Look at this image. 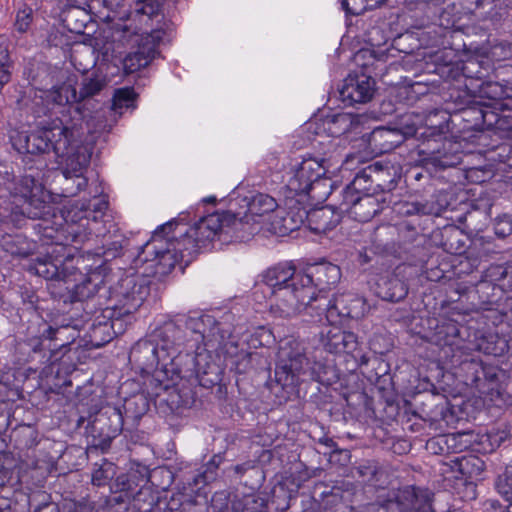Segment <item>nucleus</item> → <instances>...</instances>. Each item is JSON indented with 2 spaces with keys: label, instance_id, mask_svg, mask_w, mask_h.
Returning <instances> with one entry per match:
<instances>
[{
  "label": "nucleus",
  "instance_id": "46",
  "mask_svg": "<svg viewBox=\"0 0 512 512\" xmlns=\"http://www.w3.org/2000/svg\"><path fill=\"white\" fill-rule=\"evenodd\" d=\"M324 126L331 136L339 137L358 127L359 121L355 115L342 112L327 115L324 119Z\"/></svg>",
  "mask_w": 512,
  "mask_h": 512
},
{
  "label": "nucleus",
  "instance_id": "47",
  "mask_svg": "<svg viewBox=\"0 0 512 512\" xmlns=\"http://www.w3.org/2000/svg\"><path fill=\"white\" fill-rule=\"evenodd\" d=\"M352 495V485L343 482L341 485L333 486L330 491L322 493V506L325 510L336 512L351 501Z\"/></svg>",
  "mask_w": 512,
  "mask_h": 512
},
{
  "label": "nucleus",
  "instance_id": "45",
  "mask_svg": "<svg viewBox=\"0 0 512 512\" xmlns=\"http://www.w3.org/2000/svg\"><path fill=\"white\" fill-rule=\"evenodd\" d=\"M371 243L378 252L394 250L398 242V230L393 224H381L371 234Z\"/></svg>",
  "mask_w": 512,
  "mask_h": 512
},
{
  "label": "nucleus",
  "instance_id": "60",
  "mask_svg": "<svg viewBox=\"0 0 512 512\" xmlns=\"http://www.w3.org/2000/svg\"><path fill=\"white\" fill-rule=\"evenodd\" d=\"M238 496L226 490L215 492L211 499L210 508L212 512H239Z\"/></svg>",
  "mask_w": 512,
  "mask_h": 512
},
{
  "label": "nucleus",
  "instance_id": "25",
  "mask_svg": "<svg viewBox=\"0 0 512 512\" xmlns=\"http://www.w3.org/2000/svg\"><path fill=\"white\" fill-rule=\"evenodd\" d=\"M370 183H373V192L380 198H387L389 196V204L393 202V190L398 184L400 175L393 166L383 167L378 163L369 165Z\"/></svg>",
  "mask_w": 512,
  "mask_h": 512
},
{
  "label": "nucleus",
  "instance_id": "22",
  "mask_svg": "<svg viewBox=\"0 0 512 512\" xmlns=\"http://www.w3.org/2000/svg\"><path fill=\"white\" fill-rule=\"evenodd\" d=\"M464 5L478 20L488 23L487 27H499L508 16L504 0H464Z\"/></svg>",
  "mask_w": 512,
  "mask_h": 512
},
{
  "label": "nucleus",
  "instance_id": "27",
  "mask_svg": "<svg viewBox=\"0 0 512 512\" xmlns=\"http://www.w3.org/2000/svg\"><path fill=\"white\" fill-rule=\"evenodd\" d=\"M28 271L46 280H63L68 277L65 273L64 260L61 253H48L46 256L37 258L29 264Z\"/></svg>",
  "mask_w": 512,
  "mask_h": 512
},
{
  "label": "nucleus",
  "instance_id": "29",
  "mask_svg": "<svg viewBox=\"0 0 512 512\" xmlns=\"http://www.w3.org/2000/svg\"><path fill=\"white\" fill-rule=\"evenodd\" d=\"M468 345L472 348L466 349L465 355H468L469 351L477 350L486 355L500 357L508 351V341L498 333L491 331H476L474 340H469Z\"/></svg>",
  "mask_w": 512,
  "mask_h": 512
},
{
  "label": "nucleus",
  "instance_id": "61",
  "mask_svg": "<svg viewBox=\"0 0 512 512\" xmlns=\"http://www.w3.org/2000/svg\"><path fill=\"white\" fill-rule=\"evenodd\" d=\"M481 281L494 286H504V290L508 291V263L503 265H490L481 272Z\"/></svg>",
  "mask_w": 512,
  "mask_h": 512
},
{
  "label": "nucleus",
  "instance_id": "52",
  "mask_svg": "<svg viewBox=\"0 0 512 512\" xmlns=\"http://www.w3.org/2000/svg\"><path fill=\"white\" fill-rule=\"evenodd\" d=\"M74 249H77V244H72ZM95 255L92 254L90 251H87L86 254H78L74 255L72 253V247L67 246L66 251H62V257L64 260V268L65 273L67 274V271L69 269H74L78 271L81 275L85 271L87 275L91 274L92 269L94 268L92 264H89L88 262L94 257Z\"/></svg>",
  "mask_w": 512,
  "mask_h": 512
},
{
  "label": "nucleus",
  "instance_id": "1",
  "mask_svg": "<svg viewBox=\"0 0 512 512\" xmlns=\"http://www.w3.org/2000/svg\"><path fill=\"white\" fill-rule=\"evenodd\" d=\"M0 177L13 205L6 218L14 227L22 228L27 224V217H37L49 211L38 168L28 167L19 175L5 171Z\"/></svg>",
  "mask_w": 512,
  "mask_h": 512
},
{
  "label": "nucleus",
  "instance_id": "14",
  "mask_svg": "<svg viewBox=\"0 0 512 512\" xmlns=\"http://www.w3.org/2000/svg\"><path fill=\"white\" fill-rule=\"evenodd\" d=\"M44 245H55L52 253H61L67 250L71 244H79L86 237L79 231V226L66 223L63 215L54 219V225L42 227V230L35 232Z\"/></svg>",
  "mask_w": 512,
  "mask_h": 512
},
{
  "label": "nucleus",
  "instance_id": "31",
  "mask_svg": "<svg viewBox=\"0 0 512 512\" xmlns=\"http://www.w3.org/2000/svg\"><path fill=\"white\" fill-rule=\"evenodd\" d=\"M340 210L332 206H323L306 213L309 229L315 234L327 233L333 230L341 221Z\"/></svg>",
  "mask_w": 512,
  "mask_h": 512
},
{
  "label": "nucleus",
  "instance_id": "48",
  "mask_svg": "<svg viewBox=\"0 0 512 512\" xmlns=\"http://www.w3.org/2000/svg\"><path fill=\"white\" fill-rule=\"evenodd\" d=\"M125 416L122 410L118 407H108L104 412L100 413L91 423H93V430L99 428L106 430L111 434L118 435L124 426Z\"/></svg>",
  "mask_w": 512,
  "mask_h": 512
},
{
  "label": "nucleus",
  "instance_id": "43",
  "mask_svg": "<svg viewBox=\"0 0 512 512\" xmlns=\"http://www.w3.org/2000/svg\"><path fill=\"white\" fill-rule=\"evenodd\" d=\"M44 91L30 89L25 92L17 101L19 108L31 113L36 119L47 116L51 111V103L47 101Z\"/></svg>",
  "mask_w": 512,
  "mask_h": 512
},
{
  "label": "nucleus",
  "instance_id": "32",
  "mask_svg": "<svg viewBox=\"0 0 512 512\" xmlns=\"http://www.w3.org/2000/svg\"><path fill=\"white\" fill-rule=\"evenodd\" d=\"M447 469L444 472L455 473L457 479H472L478 477L484 471V462L474 455L456 456L444 464Z\"/></svg>",
  "mask_w": 512,
  "mask_h": 512
},
{
  "label": "nucleus",
  "instance_id": "64",
  "mask_svg": "<svg viewBox=\"0 0 512 512\" xmlns=\"http://www.w3.org/2000/svg\"><path fill=\"white\" fill-rule=\"evenodd\" d=\"M426 125L431 130L430 136L441 137L448 130V117L444 111H434L426 119Z\"/></svg>",
  "mask_w": 512,
  "mask_h": 512
},
{
  "label": "nucleus",
  "instance_id": "35",
  "mask_svg": "<svg viewBox=\"0 0 512 512\" xmlns=\"http://www.w3.org/2000/svg\"><path fill=\"white\" fill-rule=\"evenodd\" d=\"M507 292L504 290V286H494V284L479 280L475 285V295L478 299L475 305H478L479 309L495 310L501 313L503 310L501 302Z\"/></svg>",
  "mask_w": 512,
  "mask_h": 512
},
{
  "label": "nucleus",
  "instance_id": "19",
  "mask_svg": "<svg viewBox=\"0 0 512 512\" xmlns=\"http://www.w3.org/2000/svg\"><path fill=\"white\" fill-rule=\"evenodd\" d=\"M123 330L122 319L116 318L115 315H108L107 309L103 308L89 328V342L94 348L103 347Z\"/></svg>",
  "mask_w": 512,
  "mask_h": 512
},
{
  "label": "nucleus",
  "instance_id": "49",
  "mask_svg": "<svg viewBox=\"0 0 512 512\" xmlns=\"http://www.w3.org/2000/svg\"><path fill=\"white\" fill-rule=\"evenodd\" d=\"M353 358L358 363L362 370V374L370 381L377 382L380 377L384 376L388 371V364H386L378 356H368L366 354L353 355Z\"/></svg>",
  "mask_w": 512,
  "mask_h": 512
},
{
  "label": "nucleus",
  "instance_id": "5",
  "mask_svg": "<svg viewBox=\"0 0 512 512\" xmlns=\"http://www.w3.org/2000/svg\"><path fill=\"white\" fill-rule=\"evenodd\" d=\"M150 294L149 281L143 276L127 275L109 289L107 314L124 318L135 313Z\"/></svg>",
  "mask_w": 512,
  "mask_h": 512
},
{
  "label": "nucleus",
  "instance_id": "44",
  "mask_svg": "<svg viewBox=\"0 0 512 512\" xmlns=\"http://www.w3.org/2000/svg\"><path fill=\"white\" fill-rule=\"evenodd\" d=\"M299 273L291 265L278 264L263 273L262 281L271 289V295L273 296V290L290 285L292 279L298 276Z\"/></svg>",
  "mask_w": 512,
  "mask_h": 512
},
{
  "label": "nucleus",
  "instance_id": "62",
  "mask_svg": "<svg viewBox=\"0 0 512 512\" xmlns=\"http://www.w3.org/2000/svg\"><path fill=\"white\" fill-rule=\"evenodd\" d=\"M13 61L11 60L6 40L0 37V88L12 78Z\"/></svg>",
  "mask_w": 512,
  "mask_h": 512
},
{
  "label": "nucleus",
  "instance_id": "36",
  "mask_svg": "<svg viewBox=\"0 0 512 512\" xmlns=\"http://www.w3.org/2000/svg\"><path fill=\"white\" fill-rule=\"evenodd\" d=\"M75 84L76 80L74 78L64 75V79L54 83V85H50V88L44 91V95L47 101L51 103V106L78 104Z\"/></svg>",
  "mask_w": 512,
  "mask_h": 512
},
{
  "label": "nucleus",
  "instance_id": "23",
  "mask_svg": "<svg viewBox=\"0 0 512 512\" xmlns=\"http://www.w3.org/2000/svg\"><path fill=\"white\" fill-rule=\"evenodd\" d=\"M436 343L443 347L445 355L448 357L451 352L453 354L463 357L466 354V349L471 348L468 345V341H465L462 337L461 328L456 321L445 320L441 324L437 325L436 332Z\"/></svg>",
  "mask_w": 512,
  "mask_h": 512
},
{
  "label": "nucleus",
  "instance_id": "40",
  "mask_svg": "<svg viewBox=\"0 0 512 512\" xmlns=\"http://www.w3.org/2000/svg\"><path fill=\"white\" fill-rule=\"evenodd\" d=\"M61 21L71 33L83 34L86 26L92 21V16L83 7L68 5L61 12Z\"/></svg>",
  "mask_w": 512,
  "mask_h": 512
},
{
  "label": "nucleus",
  "instance_id": "24",
  "mask_svg": "<svg viewBox=\"0 0 512 512\" xmlns=\"http://www.w3.org/2000/svg\"><path fill=\"white\" fill-rule=\"evenodd\" d=\"M447 202L437 195L430 199L407 200L394 203V211L401 217L439 216L446 208Z\"/></svg>",
  "mask_w": 512,
  "mask_h": 512
},
{
  "label": "nucleus",
  "instance_id": "39",
  "mask_svg": "<svg viewBox=\"0 0 512 512\" xmlns=\"http://www.w3.org/2000/svg\"><path fill=\"white\" fill-rule=\"evenodd\" d=\"M0 247L13 257L27 258L34 254L36 244L23 234H5L0 239Z\"/></svg>",
  "mask_w": 512,
  "mask_h": 512
},
{
  "label": "nucleus",
  "instance_id": "11",
  "mask_svg": "<svg viewBox=\"0 0 512 512\" xmlns=\"http://www.w3.org/2000/svg\"><path fill=\"white\" fill-rule=\"evenodd\" d=\"M465 356L462 359L461 356L457 358V355L453 354L450 360L453 366L460 367L465 384L475 387L482 393L493 390L499 382V368L495 365L485 364L480 359Z\"/></svg>",
  "mask_w": 512,
  "mask_h": 512
},
{
  "label": "nucleus",
  "instance_id": "41",
  "mask_svg": "<svg viewBox=\"0 0 512 512\" xmlns=\"http://www.w3.org/2000/svg\"><path fill=\"white\" fill-rule=\"evenodd\" d=\"M353 475L363 483L376 488L384 487L385 470L376 460H363L353 468Z\"/></svg>",
  "mask_w": 512,
  "mask_h": 512
},
{
  "label": "nucleus",
  "instance_id": "53",
  "mask_svg": "<svg viewBox=\"0 0 512 512\" xmlns=\"http://www.w3.org/2000/svg\"><path fill=\"white\" fill-rule=\"evenodd\" d=\"M149 407V400L144 393L134 394L124 400V416L126 420H132L135 423L148 412Z\"/></svg>",
  "mask_w": 512,
  "mask_h": 512
},
{
  "label": "nucleus",
  "instance_id": "33",
  "mask_svg": "<svg viewBox=\"0 0 512 512\" xmlns=\"http://www.w3.org/2000/svg\"><path fill=\"white\" fill-rule=\"evenodd\" d=\"M375 294L385 301L400 302L408 294V285L394 274L380 276L375 283Z\"/></svg>",
  "mask_w": 512,
  "mask_h": 512
},
{
  "label": "nucleus",
  "instance_id": "13",
  "mask_svg": "<svg viewBox=\"0 0 512 512\" xmlns=\"http://www.w3.org/2000/svg\"><path fill=\"white\" fill-rule=\"evenodd\" d=\"M341 197L342 199L337 209L358 222L370 221L375 215L390 205L389 198H380L374 193H364L363 195L350 193L348 195H341Z\"/></svg>",
  "mask_w": 512,
  "mask_h": 512
},
{
  "label": "nucleus",
  "instance_id": "6",
  "mask_svg": "<svg viewBox=\"0 0 512 512\" xmlns=\"http://www.w3.org/2000/svg\"><path fill=\"white\" fill-rule=\"evenodd\" d=\"M82 144L79 129L64 125L58 118L36 129V156L52 152L57 159L63 160Z\"/></svg>",
  "mask_w": 512,
  "mask_h": 512
},
{
  "label": "nucleus",
  "instance_id": "8",
  "mask_svg": "<svg viewBox=\"0 0 512 512\" xmlns=\"http://www.w3.org/2000/svg\"><path fill=\"white\" fill-rule=\"evenodd\" d=\"M194 323L196 322L193 321V317L178 314L158 324L150 336L161 349L162 355L172 360L184 344L186 330L189 329L193 332Z\"/></svg>",
  "mask_w": 512,
  "mask_h": 512
},
{
  "label": "nucleus",
  "instance_id": "9",
  "mask_svg": "<svg viewBox=\"0 0 512 512\" xmlns=\"http://www.w3.org/2000/svg\"><path fill=\"white\" fill-rule=\"evenodd\" d=\"M503 438L498 434L486 433L476 435L473 432L451 433L430 440L428 445H439L440 451L444 452V446L448 453H461L466 450L481 451L483 453L493 452L500 446Z\"/></svg>",
  "mask_w": 512,
  "mask_h": 512
},
{
  "label": "nucleus",
  "instance_id": "20",
  "mask_svg": "<svg viewBox=\"0 0 512 512\" xmlns=\"http://www.w3.org/2000/svg\"><path fill=\"white\" fill-rule=\"evenodd\" d=\"M156 39H159V32L142 38L136 49L125 55L122 60L125 75L136 73L151 63L158 54Z\"/></svg>",
  "mask_w": 512,
  "mask_h": 512
},
{
  "label": "nucleus",
  "instance_id": "2",
  "mask_svg": "<svg viewBox=\"0 0 512 512\" xmlns=\"http://www.w3.org/2000/svg\"><path fill=\"white\" fill-rule=\"evenodd\" d=\"M324 365L311 362L305 354L303 345L296 339L281 341L276 359L275 381L283 389L293 390L300 381L322 382Z\"/></svg>",
  "mask_w": 512,
  "mask_h": 512
},
{
  "label": "nucleus",
  "instance_id": "50",
  "mask_svg": "<svg viewBox=\"0 0 512 512\" xmlns=\"http://www.w3.org/2000/svg\"><path fill=\"white\" fill-rule=\"evenodd\" d=\"M367 37L369 44L372 47L377 48V50H362L357 54V57H359L360 55L362 57H366V55L369 54V56L374 58L375 60L385 62L388 57L389 49H381V47L387 44L389 38L385 37L382 29L377 26L372 27L368 31Z\"/></svg>",
  "mask_w": 512,
  "mask_h": 512
},
{
  "label": "nucleus",
  "instance_id": "17",
  "mask_svg": "<svg viewBox=\"0 0 512 512\" xmlns=\"http://www.w3.org/2000/svg\"><path fill=\"white\" fill-rule=\"evenodd\" d=\"M166 360L167 356L162 355L161 349L150 335L136 342L129 353L130 364L140 373H149L157 368L161 361Z\"/></svg>",
  "mask_w": 512,
  "mask_h": 512
},
{
  "label": "nucleus",
  "instance_id": "16",
  "mask_svg": "<svg viewBox=\"0 0 512 512\" xmlns=\"http://www.w3.org/2000/svg\"><path fill=\"white\" fill-rule=\"evenodd\" d=\"M375 92V80L364 73L349 74L339 88L340 100L346 106L370 101Z\"/></svg>",
  "mask_w": 512,
  "mask_h": 512
},
{
  "label": "nucleus",
  "instance_id": "51",
  "mask_svg": "<svg viewBox=\"0 0 512 512\" xmlns=\"http://www.w3.org/2000/svg\"><path fill=\"white\" fill-rule=\"evenodd\" d=\"M9 140L12 147L19 154L36 156V130L21 131L13 129L9 133Z\"/></svg>",
  "mask_w": 512,
  "mask_h": 512
},
{
  "label": "nucleus",
  "instance_id": "59",
  "mask_svg": "<svg viewBox=\"0 0 512 512\" xmlns=\"http://www.w3.org/2000/svg\"><path fill=\"white\" fill-rule=\"evenodd\" d=\"M94 466L95 468L92 472V484L98 487L110 485L116 475L117 466L106 459H103L100 464L95 463Z\"/></svg>",
  "mask_w": 512,
  "mask_h": 512
},
{
  "label": "nucleus",
  "instance_id": "56",
  "mask_svg": "<svg viewBox=\"0 0 512 512\" xmlns=\"http://www.w3.org/2000/svg\"><path fill=\"white\" fill-rule=\"evenodd\" d=\"M427 146V148L421 149L420 153L427 155L428 158L435 164H438L442 167H449L456 164V162L453 160L454 157L447 154L445 143L442 144L443 147L441 148L437 140L429 139L427 141Z\"/></svg>",
  "mask_w": 512,
  "mask_h": 512
},
{
  "label": "nucleus",
  "instance_id": "12",
  "mask_svg": "<svg viewBox=\"0 0 512 512\" xmlns=\"http://www.w3.org/2000/svg\"><path fill=\"white\" fill-rule=\"evenodd\" d=\"M317 320L322 321L325 318L329 323L334 321L337 316L358 319L366 311V301L357 295H340L330 299L327 295H319L316 299Z\"/></svg>",
  "mask_w": 512,
  "mask_h": 512
},
{
  "label": "nucleus",
  "instance_id": "54",
  "mask_svg": "<svg viewBox=\"0 0 512 512\" xmlns=\"http://www.w3.org/2000/svg\"><path fill=\"white\" fill-rule=\"evenodd\" d=\"M460 116L463 121L467 122L468 128L480 129L488 122V117H496L493 112H490L482 107L480 103H475L469 107L463 108L460 111ZM489 124L491 120L489 119Z\"/></svg>",
  "mask_w": 512,
  "mask_h": 512
},
{
  "label": "nucleus",
  "instance_id": "42",
  "mask_svg": "<svg viewBox=\"0 0 512 512\" xmlns=\"http://www.w3.org/2000/svg\"><path fill=\"white\" fill-rule=\"evenodd\" d=\"M106 86L107 79L104 75L96 71L84 73L79 85V90H76L78 104L85 103L100 95Z\"/></svg>",
  "mask_w": 512,
  "mask_h": 512
},
{
  "label": "nucleus",
  "instance_id": "28",
  "mask_svg": "<svg viewBox=\"0 0 512 512\" xmlns=\"http://www.w3.org/2000/svg\"><path fill=\"white\" fill-rule=\"evenodd\" d=\"M373 152L383 154L392 151L404 142V137L394 127L379 126L364 135Z\"/></svg>",
  "mask_w": 512,
  "mask_h": 512
},
{
  "label": "nucleus",
  "instance_id": "57",
  "mask_svg": "<svg viewBox=\"0 0 512 512\" xmlns=\"http://www.w3.org/2000/svg\"><path fill=\"white\" fill-rule=\"evenodd\" d=\"M277 206L278 204L272 196L258 193L252 196L248 202V211L251 215L264 216L275 211Z\"/></svg>",
  "mask_w": 512,
  "mask_h": 512
},
{
  "label": "nucleus",
  "instance_id": "21",
  "mask_svg": "<svg viewBox=\"0 0 512 512\" xmlns=\"http://www.w3.org/2000/svg\"><path fill=\"white\" fill-rule=\"evenodd\" d=\"M320 342L329 353L354 354L359 346L358 336L341 327L330 325L320 333Z\"/></svg>",
  "mask_w": 512,
  "mask_h": 512
},
{
  "label": "nucleus",
  "instance_id": "7",
  "mask_svg": "<svg viewBox=\"0 0 512 512\" xmlns=\"http://www.w3.org/2000/svg\"><path fill=\"white\" fill-rule=\"evenodd\" d=\"M222 211H216L201 217L179 238V244L186 250L188 259H194L202 250L208 248L216 239L223 242Z\"/></svg>",
  "mask_w": 512,
  "mask_h": 512
},
{
  "label": "nucleus",
  "instance_id": "26",
  "mask_svg": "<svg viewBox=\"0 0 512 512\" xmlns=\"http://www.w3.org/2000/svg\"><path fill=\"white\" fill-rule=\"evenodd\" d=\"M193 321L197 322L193 324V332L199 334L203 340L211 343L213 347L223 346L231 336V331L210 315L193 317Z\"/></svg>",
  "mask_w": 512,
  "mask_h": 512
},
{
  "label": "nucleus",
  "instance_id": "63",
  "mask_svg": "<svg viewBox=\"0 0 512 512\" xmlns=\"http://www.w3.org/2000/svg\"><path fill=\"white\" fill-rule=\"evenodd\" d=\"M137 99V94L135 93L132 87H124L115 90L113 96L112 109L115 112L118 110H122L123 108L129 109L135 108V101Z\"/></svg>",
  "mask_w": 512,
  "mask_h": 512
},
{
  "label": "nucleus",
  "instance_id": "3",
  "mask_svg": "<svg viewBox=\"0 0 512 512\" xmlns=\"http://www.w3.org/2000/svg\"><path fill=\"white\" fill-rule=\"evenodd\" d=\"M176 223L168 222L160 226L151 239L141 247L138 259L142 262H151L155 274L165 276L169 274L179 262L187 265L193 259H188L186 250L179 244V238L169 237Z\"/></svg>",
  "mask_w": 512,
  "mask_h": 512
},
{
  "label": "nucleus",
  "instance_id": "30",
  "mask_svg": "<svg viewBox=\"0 0 512 512\" xmlns=\"http://www.w3.org/2000/svg\"><path fill=\"white\" fill-rule=\"evenodd\" d=\"M432 241L450 254H462L466 247L463 231L454 224H448L434 230L432 232Z\"/></svg>",
  "mask_w": 512,
  "mask_h": 512
},
{
  "label": "nucleus",
  "instance_id": "15",
  "mask_svg": "<svg viewBox=\"0 0 512 512\" xmlns=\"http://www.w3.org/2000/svg\"><path fill=\"white\" fill-rule=\"evenodd\" d=\"M326 173L322 163L314 158L303 159L293 167L287 180V188L294 195H309L313 186Z\"/></svg>",
  "mask_w": 512,
  "mask_h": 512
},
{
  "label": "nucleus",
  "instance_id": "58",
  "mask_svg": "<svg viewBox=\"0 0 512 512\" xmlns=\"http://www.w3.org/2000/svg\"><path fill=\"white\" fill-rule=\"evenodd\" d=\"M369 166L360 170L351 181L341 192V195L356 194L363 195L364 193L373 192V183H370Z\"/></svg>",
  "mask_w": 512,
  "mask_h": 512
},
{
  "label": "nucleus",
  "instance_id": "10",
  "mask_svg": "<svg viewBox=\"0 0 512 512\" xmlns=\"http://www.w3.org/2000/svg\"><path fill=\"white\" fill-rule=\"evenodd\" d=\"M91 155L92 148L82 144L61 160L64 178L61 186L62 196L74 197L86 188L87 179L84 177V172L90 163Z\"/></svg>",
  "mask_w": 512,
  "mask_h": 512
},
{
  "label": "nucleus",
  "instance_id": "4",
  "mask_svg": "<svg viewBox=\"0 0 512 512\" xmlns=\"http://www.w3.org/2000/svg\"><path fill=\"white\" fill-rule=\"evenodd\" d=\"M271 312L282 318L294 317L303 311L317 320L316 299L319 295L314 292L312 279L303 273L292 279V283L273 290Z\"/></svg>",
  "mask_w": 512,
  "mask_h": 512
},
{
  "label": "nucleus",
  "instance_id": "37",
  "mask_svg": "<svg viewBox=\"0 0 512 512\" xmlns=\"http://www.w3.org/2000/svg\"><path fill=\"white\" fill-rule=\"evenodd\" d=\"M312 279L314 289L320 287L317 295H325L324 290L337 284L341 277L340 268L332 263H321L310 269V272L304 273Z\"/></svg>",
  "mask_w": 512,
  "mask_h": 512
},
{
  "label": "nucleus",
  "instance_id": "55",
  "mask_svg": "<svg viewBox=\"0 0 512 512\" xmlns=\"http://www.w3.org/2000/svg\"><path fill=\"white\" fill-rule=\"evenodd\" d=\"M93 430V423H90L87 427V439L90 450H100L102 453L107 452L112 444V441L117 437L115 434H111L106 430H102L99 427Z\"/></svg>",
  "mask_w": 512,
  "mask_h": 512
},
{
  "label": "nucleus",
  "instance_id": "34",
  "mask_svg": "<svg viewBox=\"0 0 512 512\" xmlns=\"http://www.w3.org/2000/svg\"><path fill=\"white\" fill-rule=\"evenodd\" d=\"M222 221L223 243L245 241L253 234L252 225L230 211H222Z\"/></svg>",
  "mask_w": 512,
  "mask_h": 512
},
{
  "label": "nucleus",
  "instance_id": "18",
  "mask_svg": "<svg viewBox=\"0 0 512 512\" xmlns=\"http://www.w3.org/2000/svg\"><path fill=\"white\" fill-rule=\"evenodd\" d=\"M66 72L50 63L31 59L23 69V77L33 90H46L50 85L64 79Z\"/></svg>",
  "mask_w": 512,
  "mask_h": 512
},
{
  "label": "nucleus",
  "instance_id": "38",
  "mask_svg": "<svg viewBox=\"0 0 512 512\" xmlns=\"http://www.w3.org/2000/svg\"><path fill=\"white\" fill-rule=\"evenodd\" d=\"M101 284H103V277L100 273L93 272L86 275L81 282L74 284L71 288L66 287V289L70 293L69 299L71 302H82L93 299L100 290L104 289Z\"/></svg>",
  "mask_w": 512,
  "mask_h": 512
}]
</instances>
